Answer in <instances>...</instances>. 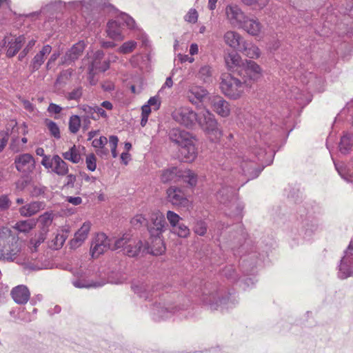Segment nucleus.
I'll return each mask as SVG.
<instances>
[{
    "label": "nucleus",
    "mask_w": 353,
    "mask_h": 353,
    "mask_svg": "<svg viewBox=\"0 0 353 353\" xmlns=\"http://www.w3.org/2000/svg\"><path fill=\"white\" fill-rule=\"evenodd\" d=\"M200 301L212 311L228 310L238 303L234 296L225 293L219 286L211 284L205 286L200 296Z\"/></svg>",
    "instance_id": "nucleus-3"
},
{
    "label": "nucleus",
    "mask_w": 353,
    "mask_h": 353,
    "mask_svg": "<svg viewBox=\"0 0 353 353\" xmlns=\"http://www.w3.org/2000/svg\"><path fill=\"white\" fill-rule=\"evenodd\" d=\"M132 289L139 297L149 302L152 301L154 299H157V294H154V292H152L150 288L145 283H133Z\"/></svg>",
    "instance_id": "nucleus-24"
},
{
    "label": "nucleus",
    "mask_w": 353,
    "mask_h": 353,
    "mask_svg": "<svg viewBox=\"0 0 353 353\" xmlns=\"http://www.w3.org/2000/svg\"><path fill=\"white\" fill-rule=\"evenodd\" d=\"M220 88L222 93L231 99L241 98L248 89L245 81H242L239 79L230 74H225L221 77Z\"/></svg>",
    "instance_id": "nucleus-7"
},
{
    "label": "nucleus",
    "mask_w": 353,
    "mask_h": 353,
    "mask_svg": "<svg viewBox=\"0 0 353 353\" xmlns=\"http://www.w3.org/2000/svg\"><path fill=\"white\" fill-rule=\"evenodd\" d=\"M174 233L182 238L187 237L190 234L189 228L183 223H179L172 228Z\"/></svg>",
    "instance_id": "nucleus-48"
},
{
    "label": "nucleus",
    "mask_w": 353,
    "mask_h": 353,
    "mask_svg": "<svg viewBox=\"0 0 353 353\" xmlns=\"http://www.w3.org/2000/svg\"><path fill=\"white\" fill-rule=\"evenodd\" d=\"M67 237L68 235L66 232H64L63 231L58 232L52 241L54 245V248L59 249L61 248L64 244Z\"/></svg>",
    "instance_id": "nucleus-47"
},
{
    "label": "nucleus",
    "mask_w": 353,
    "mask_h": 353,
    "mask_svg": "<svg viewBox=\"0 0 353 353\" xmlns=\"http://www.w3.org/2000/svg\"><path fill=\"white\" fill-rule=\"evenodd\" d=\"M243 285V288L244 290H246L247 288H250L252 286H253L256 280L254 277H246V278H243L241 279L240 281Z\"/></svg>",
    "instance_id": "nucleus-64"
},
{
    "label": "nucleus",
    "mask_w": 353,
    "mask_h": 353,
    "mask_svg": "<svg viewBox=\"0 0 353 353\" xmlns=\"http://www.w3.org/2000/svg\"><path fill=\"white\" fill-rule=\"evenodd\" d=\"M211 68L208 65L201 67L199 72V77L202 79L204 81H208V79L211 77Z\"/></svg>",
    "instance_id": "nucleus-55"
},
{
    "label": "nucleus",
    "mask_w": 353,
    "mask_h": 353,
    "mask_svg": "<svg viewBox=\"0 0 353 353\" xmlns=\"http://www.w3.org/2000/svg\"><path fill=\"white\" fill-rule=\"evenodd\" d=\"M137 46V43L134 41L130 40L124 42L117 50L121 54H129L132 52Z\"/></svg>",
    "instance_id": "nucleus-45"
},
{
    "label": "nucleus",
    "mask_w": 353,
    "mask_h": 353,
    "mask_svg": "<svg viewBox=\"0 0 353 353\" xmlns=\"http://www.w3.org/2000/svg\"><path fill=\"white\" fill-rule=\"evenodd\" d=\"M111 240L104 233H99L92 241L90 252L93 258H97L108 250H110Z\"/></svg>",
    "instance_id": "nucleus-17"
},
{
    "label": "nucleus",
    "mask_w": 353,
    "mask_h": 353,
    "mask_svg": "<svg viewBox=\"0 0 353 353\" xmlns=\"http://www.w3.org/2000/svg\"><path fill=\"white\" fill-rule=\"evenodd\" d=\"M9 134L6 131H0V152L3 150L7 145Z\"/></svg>",
    "instance_id": "nucleus-62"
},
{
    "label": "nucleus",
    "mask_w": 353,
    "mask_h": 353,
    "mask_svg": "<svg viewBox=\"0 0 353 353\" xmlns=\"http://www.w3.org/2000/svg\"><path fill=\"white\" fill-rule=\"evenodd\" d=\"M181 180L189 186L194 187L197 183V175L192 170L181 169Z\"/></svg>",
    "instance_id": "nucleus-41"
},
{
    "label": "nucleus",
    "mask_w": 353,
    "mask_h": 353,
    "mask_svg": "<svg viewBox=\"0 0 353 353\" xmlns=\"http://www.w3.org/2000/svg\"><path fill=\"white\" fill-rule=\"evenodd\" d=\"M111 240L110 250H116L120 248H123L124 251V247L127 245L129 241L131 240L129 234H124L122 237L119 239L112 238Z\"/></svg>",
    "instance_id": "nucleus-42"
},
{
    "label": "nucleus",
    "mask_w": 353,
    "mask_h": 353,
    "mask_svg": "<svg viewBox=\"0 0 353 353\" xmlns=\"http://www.w3.org/2000/svg\"><path fill=\"white\" fill-rule=\"evenodd\" d=\"M72 70L71 69H68L65 70H63L59 76L57 77V83H65L66 81H68L70 77L72 76Z\"/></svg>",
    "instance_id": "nucleus-56"
},
{
    "label": "nucleus",
    "mask_w": 353,
    "mask_h": 353,
    "mask_svg": "<svg viewBox=\"0 0 353 353\" xmlns=\"http://www.w3.org/2000/svg\"><path fill=\"white\" fill-rule=\"evenodd\" d=\"M239 28H241L252 36H258L262 28V26L256 18H250L246 15V19L243 21Z\"/></svg>",
    "instance_id": "nucleus-27"
},
{
    "label": "nucleus",
    "mask_w": 353,
    "mask_h": 353,
    "mask_svg": "<svg viewBox=\"0 0 353 353\" xmlns=\"http://www.w3.org/2000/svg\"><path fill=\"white\" fill-rule=\"evenodd\" d=\"M52 51V47L50 45H45L42 49L34 57L30 67L33 72L39 69L43 63L45 58Z\"/></svg>",
    "instance_id": "nucleus-32"
},
{
    "label": "nucleus",
    "mask_w": 353,
    "mask_h": 353,
    "mask_svg": "<svg viewBox=\"0 0 353 353\" xmlns=\"http://www.w3.org/2000/svg\"><path fill=\"white\" fill-rule=\"evenodd\" d=\"M45 123L50 135L56 139H59L61 138V133L58 125L54 121L49 119H46Z\"/></svg>",
    "instance_id": "nucleus-43"
},
{
    "label": "nucleus",
    "mask_w": 353,
    "mask_h": 353,
    "mask_svg": "<svg viewBox=\"0 0 353 353\" xmlns=\"http://www.w3.org/2000/svg\"><path fill=\"white\" fill-rule=\"evenodd\" d=\"M211 107L214 112L221 117H228L230 114V105L221 97H210Z\"/></svg>",
    "instance_id": "nucleus-22"
},
{
    "label": "nucleus",
    "mask_w": 353,
    "mask_h": 353,
    "mask_svg": "<svg viewBox=\"0 0 353 353\" xmlns=\"http://www.w3.org/2000/svg\"><path fill=\"white\" fill-rule=\"evenodd\" d=\"M199 14L194 8H191L184 16V20L190 23H196L198 21Z\"/></svg>",
    "instance_id": "nucleus-50"
},
{
    "label": "nucleus",
    "mask_w": 353,
    "mask_h": 353,
    "mask_svg": "<svg viewBox=\"0 0 353 353\" xmlns=\"http://www.w3.org/2000/svg\"><path fill=\"white\" fill-rule=\"evenodd\" d=\"M223 12L227 22L234 28H239L246 19V14L243 11L241 6L234 3L226 5Z\"/></svg>",
    "instance_id": "nucleus-11"
},
{
    "label": "nucleus",
    "mask_w": 353,
    "mask_h": 353,
    "mask_svg": "<svg viewBox=\"0 0 353 353\" xmlns=\"http://www.w3.org/2000/svg\"><path fill=\"white\" fill-rule=\"evenodd\" d=\"M305 91L301 90L300 88L295 87L289 91L288 93V96L290 99H295L300 101L301 103L303 101V96Z\"/></svg>",
    "instance_id": "nucleus-49"
},
{
    "label": "nucleus",
    "mask_w": 353,
    "mask_h": 353,
    "mask_svg": "<svg viewBox=\"0 0 353 353\" xmlns=\"http://www.w3.org/2000/svg\"><path fill=\"white\" fill-rule=\"evenodd\" d=\"M11 295L17 303L25 304L29 300L30 294L26 285H20L12 290Z\"/></svg>",
    "instance_id": "nucleus-31"
},
{
    "label": "nucleus",
    "mask_w": 353,
    "mask_h": 353,
    "mask_svg": "<svg viewBox=\"0 0 353 353\" xmlns=\"http://www.w3.org/2000/svg\"><path fill=\"white\" fill-rule=\"evenodd\" d=\"M81 96L82 88L79 87L68 92L66 97L68 100H79Z\"/></svg>",
    "instance_id": "nucleus-59"
},
{
    "label": "nucleus",
    "mask_w": 353,
    "mask_h": 353,
    "mask_svg": "<svg viewBox=\"0 0 353 353\" xmlns=\"http://www.w3.org/2000/svg\"><path fill=\"white\" fill-rule=\"evenodd\" d=\"M243 69L247 78L252 81H258L262 76V69L253 61H246Z\"/></svg>",
    "instance_id": "nucleus-28"
},
{
    "label": "nucleus",
    "mask_w": 353,
    "mask_h": 353,
    "mask_svg": "<svg viewBox=\"0 0 353 353\" xmlns=\"http://www.w3.org/2000/svg\"><path fill=\"white\" fill-rule=\"evenodd\" d=\"M80 109L85 113L86 119H97V117L94 115V107L82 105L80 106Z\"/></svg>",
    "instance_id": "nucleus-53"
},
{
    "label": "nucleus",
    "mask_w": 353,
    "mask_h": 353,
    "mask_svg": "<svg viewBox=\"0 0 353 353\" xmlns=\"http://www.w3.org/2000/svg\"><path fill=\"white\" fill-rule=\"evenodd\" d=\"M85 163L87 168L93 172L97 168V159L94 154H90L86 157Z\"/></svg>",
    "instance_id": "nucleus-54"
},
{
    "label": "nucleus",
    "mask_w": 353,
    "mask_h": 353,
    "mask_svg": "<svg viewBox=\"0 0 353 353\" xmlns=\"http://www.w3.org/2000/svg\"><path fill=\"white\" fill-rule=\"evenodd\" d=\"M225 61L229 69H234L243 64L241 56L236 52H230L225 57Z\"/></svg>",
    "instance_id": "nucleus-38"
},
{
    "label": "nucleus",
    "mask_w": 353,
    "mask_h": 353,
    "mask_svg": "<svg viewBox=\"0 0 353 353\" xmlns=\"http://www.w3.org/2000/svg\"><path fill=\"white\" fill-rule=\"evenodd\" d=\"M104 56L103 52L97 50L94 54V59L90 64V67L91 70H99L100 72H105L110 68V63L108 61L101 62Z\"/></svg>",
    "instance_id": "nucleus-33"
},
{
    "label": "nucleus",
    "mask_w": 353,
    "mask_h": 353,
    "mask_svg": "<svg viewBox=\"0 0 353 353\" xmlns=\"http://www.w3.org/2000/svg\"><path fill=\"white\" fill-rule=\"evenodd\" d=\"M240 1L245 6H256L259 7L260 8H263V7H265L267 3L266 1L262 0H240Z\"/></svg>",
    "instance_id": "nucleus-57"
},
{
    "label": "nucleus",
    "mask_w": 353,
    "mask_h": 353,
    "mask_svg": "<svg viewBox=\"0 0 353 353\" xmlns=\"http://www.w3.org/2000/svg\"><path fill=\"white\" fill-rule=\"evenodd\" d=\"M223 41L230 48L234 50H239L245 40L239 32L234 30H228L223 35Z\"/></svg>",
    "instance_id": "nucleus-30"
},
{
    "label": "nucleus",
    "mask_w": 353,
    "mask_h": 353,
    "mask_svg": "<svg viewBox=\"0 0 353 353\" xmlns=\"http://www.w3.org/2000/svg\"><path fill=\"white\" fill-rule=\"evenodd\" d=\"M14 163L17 170L22 173L27 174L32 172L35 167V161L30 154H23L15 158Z\"/></svg>",
    "instance_id": "nucleus-21"
},
{
    "label": "nucleus",
    "mask_w": 353,
    "mask_h": 353,
    "mask_svg": "<svg viewBox=\"0 0 353 353\" xmlns=\"http://www.w3.org/2000/svg\"><path fill=\"white\" fill-rule=\"evenodd\" d=\"M74 276L76 277L72 281V284L77 288H99L105 284V282H94L88 279L86 274L81 270H77L73 272Z\"/></svg>",
    "instance_id": "nucleus-19"
},
{
    "label": "nucleus",
    "mask_w": 353,
    "mask_h": 353,
    "mask_svg": "<svg viewBox=\"0 0 353 353\" xmlns=\"http://www.w3.org/2000/svg\"><path fill=\"white\" fill-rule=\"evenodd\" d=\"M181 169L170 166L161 171L160 179L163 183H176L181 181Z\"/></svg>",
    "instance_id": "nucleus-25"
},
{
    "label": "nucleus",
    "mask_w": 353,
    "mask_h": 353,
    "mask_svg": "<svg viewBox=\"0 0 353 353\" xmlns=\"http://www.w3.org/2000/svg\"><path fill=\"white\" fill-rule=\"evenodd\" d=\"M172 141L179 145V156L183 161L192 162L197 157L194 140L191 135L179 129H174L170 134Z\"/></svg>",
    "instance_id": "nucleus-5"
},
{
    "label": "nucleus",
    "mask_w": 353,
    "mask_h": 353,
    "mask_svg": "<svg viewBox=\"0 0 353 353\" xmlns=\"http://www.w3.org/2000/svg\"><path fill=\"white\" fill-rule=\"evenodd\" d=\"M143 247V243L141 240L131 239L128 244L124 247V254L134 257L139 254Z\"/></svg>",
    "instance_id": "nucleus-36"
},
{
    "label": "nucleus",
    "mask_w": 353,
    "mask_h": 353,
    "mask_svg": "<svg viewBox=\"0 0 353 353\" xmlns=\"http://www.w3.org/2000/svg\"><path fill=\"white\" fill-rule=\"evenodd\" d=\"M166 218L172 228L179 224V221L181 219L179 214L171 210L167 212Z\"/></svg>",
    "instance_id": "nucleus-51"
},
{
    "label": "nucleus",
    "mask_w": 353,
    "mask_h": 353,
    "mask_svg": "<svg viewBox=\"0 0 353 353\" xmlns=\"http://www.w3.org/2000/svg\"><path fill=\"white\" fill-rule=\"evenodd\" d=\"M152 225L149 227V232L154 240L152 243L155 245L149 246L148 245L144 248L143 251L150 253L153 255L161 254L165 251V246L160 235L165 230L167 225L164 215L157 211L151 215Z\"/></svg>",
    "instance_id": "nucleus-4"
},
{
    "label": "nucleus",
    "mask_w": 353,
    "mask_h": 353,
    "mask_svg": "<svg viewBox=\"0 0 353 353\" xmlns=\"http://www.w3.org/2000/svg\"><path fill=\"white\" fill-rule=\"evenodd\" d=\"M46 239V236L43 233L40 232L35 234L34 237L30 239V248L32 252H36L37 248Z\"/></svg>",
    "instance_id": "nucleus-44"
},
{
    "label": "nucleus",
    "mask_w": 353,
    "mask_h": 353,
    "mask_svg": "<svg viewBox=\"0 0 353 353\" xmlns=\"http://www.w3.org/2000/svg\"><path fill=\"white\" fill-rule=\"evenodd\" d=\"M194 232L200 236H203L207 232V225L204 221H197L194 226Z\"/></svg>",
    "instance_id": "nucleus-58"
},
{
    "label": "nucleus",
    "mask_w": 353,
    "mask_h": 353,
    "mask_svg": "<svg viewBox=\"0 0 353 353\" xmlns=\"http://www.w3.org/2000/svg\"><path fill=\"white\" fill-rule=\"evenodd\" d=\"M196 122L204 131L208 138L213 143L220 141L223 131L215 116L208 109L204 108L197 115Z\"/></svg>",
    "instance_id": "nucleus-6"
},
{
    "label": "nucleus",
    "mask_w": 353,
    "mask_h": 353,
    "mask_svg": "<svg viewBox=\"0 0 353 353\" xmlns=\"http://www.w3.org/2000/svg\"><path fill=\"white\" fill-rule=\"evenodd\" d=\"M81 127V119L77 115H72L69 119V130L72 134H76Z\"/></svg>",
    "instance_id": "nucleus-46"
},
{
    "label": "nucleus",
    "mask_w": 353,
    "mask_h": 353,
    "mask_svg": "<svg viewBox=\"0 0 353 353\" xmlns=\"http://www.w3.org/2000/svg\"><path fill=\"white\" fill-rule=\"evenodd\" d=\"M239 50L250 59H258L261 55L260 49L256 45L248 43L245 41L243 42Z\"/></svg>",
    "instance_id": "nucleus-37"
},
{
    "label": "nucleus",
    "mask_w": 353,
    "mask_h": 353,
    "mask_svg": "<svg viewBox=\"0 0 353 353\" xmlns=\"http://www.w3.org/2000/svg\"><path fill=\"white\" fill-rule=\"evenodd\" d=\"M123 26H125L130 30L134 31V37L137 39L141 40L143 45H147L148 39L146 35L137 26L134 19L125 12H119L115 19L108 22L105 30L107 36L114 41H123L125 39Z\"/></svg>",
    "instance_id": "nucleus-2"
},
{
    "label": "nucleus",
    "mask_w": 353,
    "mask_h": 353,
    "mask_svg": "<svg viewBox=\"0 0 353 353\" xmlns=\"http://www.w3.org/2000/svg\"><path fill=\"white\" fill-rule=\"evenodd\" d=\"M41 165L47 169H51L52 172L59 176H65L69 172L67 163L57 154L44 157L42 159Z\"/></svg>",
    "instance_id": "nucleus-13"
},
{
    "label": "nucleus",
    "mask_w": 353,
    "mask_h": 353,
    "mask_svg": "<svg viewBox=\"0 0 353 353\" xmlns=\"http://www.w3.org/2000/svg\"><path fill=\"white\" fill-rule=\"evenodd\" d=\"M334 166L342 179L348 183H353V163L345 164L334 162Z\"/></svg>",
    "instance_id": "nucleus-34"
},
{
    "label": "nucleus",
    "mask_w": 353,
    "mask_h": 353,
    "mask_svg": "<svg viewBox=\"0 0 353 353\" xmlns=\"http://www.w3.org/2000/svg\"><path fill=\"white\" fill-rule=\"evenodd\" d=\"M44 207L45 204L43 202L34 201L22 206L19 209V212L23 216H31L44 209Z\"/></svg>",
    "instance_id": "nucleus-35"
},
{
    "label": "nucleus",
    "mask_w": 353,
    "mask_h": 353,
    "mask_svg": "<svg viewBox=\"0 0 353 353\" xmlns=\"http://www.w3.org/2000/svg\"><path fill=\"white\" fill-rule=\"evenodd\" d=\"M223 274L225 276H226L228 279L231 280L232 281H237L239 279H238L237 274L236 273V271L233 266L230 265L226 267L223 271Z\"/></svg>",
    "instance_id": "nucleus-52"
},
{
    "label": "nucleus",
    "mask_w": 353,
    "mask_h": 353,
    "mask_svg": "<svg viewBox=\"0 0 353 353\" xmlns=\"http://www.w3.org/2000/svg\"><path fill=\"white\" fill-rule=\"evenodd\" d=\"M319 229V224L315 219H306L301 223L300 230L297 228L292 229L290 232V236L294 239L299 240L296 238L297 232L299 236H302V239L305 241H309L316 232Z\"/></svg>",
    "instance_id": "nucleus-14"
},
{
    "label": "nucleus",
    "mask_w": 353,
    "mask_h": 353,
    "mask_svg": "<svg viewBox=\"0 0 353 353\" xmlns=\"http://www.w3.org/2000/svg\"><path fill=\"white\" fill-rule=\"evenodd\" d=\"M64 159L72 162V163H79L81 160L79 149L75 145H72L70 149L62 153Z\"/></svg>",
    "instance_id": "nucleus-39"
},
{
    "label": "nucleus",
    "mask_w": 353,
    "mask_h": 353,
    "mask_svg": "<svg viewBox=\"0 0 353 353\" xmlns=\"http://www.w3.org/2000/svg\"><path fill=\"white\" fill-rule=\"evenodd\" d=\"M19 142L20 140L19 137L12 138L10 147L14 152H18L23 150V145H21Z\"/></svg>",
    "instance_id": "nucleus-63"
},
{
    "label": "nucleus",
    "mask_w": 353,
    "mask_h": 353,
    "mask_svg": "<svg viewBox=\"0 0 353 353\" xmlns=\"http://www.w3.org/2000/svg\"><path fill=\"white\" fill-rule=\"evenodd\" d=\"M166 199L174 206L186 208L190 205V201L184 191L176 186H170L167 189Z\"/></svg>",
    "instance_id": "nucleus-15"
},
{
    "label": "nucleus",
    "mask_w": 353,
    "mask_h": 353,
    "mask_svg": "<svg viewBox=\"0 0 353 353\" xmlns=\"http://www.w3.org/2000/svg\"><path fill=\"white\" fill-rule=\"evenodd\" d=\"M91 223L90 221L83 223L82 226L74 234V238L70 241V248L76 249L80 247L88 238Z\"/></svg>",
    "instance_id": "nucleus-23"
},
{
    "label": "nucleus",
    "mask_w": 353,
    "mask_h": 353,
    "mask_svg": "<svg viewBox=\"0 0 353 353\" xmlns=\"http://www.w3.org/2000/svg\"><path fill=\"white\" fill-rule=\"evenodd\" d=\"M147 104L154 110H157L160 108L161 100L158 96H154L150 98Z\"/></svg>",
    "instance_id": "nucleus-61"
},
{
    "label": "nucleus",
    "mask_w": 353,
    "mask_h": 353,
    "mask_svg": "<svg viewBox=\"0 0 353 353\" xmlns=\"http://www.w3.org/2000/svg\"><path fill=\"white\" fill-rule=\"evenodd\" d=\"M85 43L79 41L74 44L66 53L61 57V64H70L77 60L85 49Z\"/></svg>",
    "instance_id": "nucleus-26"
},
{
    "label": "nucleus",
    "mask_w": 353,
    "mask_h": 353,
    "mask_svg": "<svg viewBox=\"0 0 353 353\" xmlns=\"http://www.w3.org/2000/svg\"><path fill=\"white\" fill-rule=\"evenodd\" d=\"M208 94V91L201 86L190 85L187 91V97L192 104H197L203 101Z\"/></svg>",
    "instance_id": "nucleus-29"
},
{
    "label": "nucleus",
    "mask_w": 353,
    "mask_h": 353,
    "mask_svg": "<svg viewBox=\"0 0 353 353\" xmlns=\"http://www.w3.org/2000/svg\"><path fill=\"white\" fill-rule=\"evenodd\" d=\"M183 312V310L181 307L174 306L171 303H162L160 301V298L159 300H155L154 303L150 305V314L156 321L169 319L172 315L178 313L180 317L186 316Z\"/></svg>",
    "instance_id": "nucleus-9"
},
{
    "label": "nucleus",
    "mask_w": 353,
    "mask_h": 353,
    "mask_svg": "<svg viewBox=\"0 0 353 353\" xmlns=\"http://www.w3.org/2000/svg\"><path fill=\"white\" fill-rule=\"evenodd\" d=\"M353 146V136L345 133L341 139L339 150L341 153L346 154L350 152Z\"/></svg>",
    "instance_id": "nucleus-40"
},
{
    "label": "nucleus",
    "mask_w": 353,
    "mask_h": 353,
    "mask_svg": "<svg viewBox=\"0 0 353 353\" xmlns=\"http://www.w3.org/2000/svg\"><path fill=\"white\" fill-rule=\"evenodd\" d=\"M108 139L105 137L101 136L99 139H95L92 141V145L95 148L104 149V146L107 144Z\"/></svg>",
    "instance_id": "nucleus-60"
},
{
    "label": "nucleus",
    "mask_w": 353,
    "mask_h": 353,
    "mask_svg": "<svg viewBox=\"0 0 353 353\" xmlns=\"http://www.w3.org/2000/svg\"><path fill=\"white\" fill-rule=\"evenodd\" d=\"M24 42V36H19L17 37H12V35L6 36L3 40L2 47H6V55L8 57H12L19 52Z\"/></svg>",
    "instance_id": "nucleus-18"
},
{
    "label": "nucleus",
    "mask_w": 353,
    "mask_h": 353,
    "mask_svg": "<svg viewBox=\"0 0 353 353\" xmlns=\"http://www.w3.org/2000/svg\"><path fill=\"white\" fill-rule=\"evenodd\" d=\"M267 154L269 153V155L270 157H272L274 156V151L271 149L269 152L260 149V152H257L255 153L254 157H252V159H249L248 158L243 156H237L234 159L235 163L239 165V167L243 172V174L248 176L247 181L253 179L254 178H256L259 174L263 170L264 166L263 167H258L255 168V163L254 161V158H257L259 160L261 159V157L263 154Z\"/></svg>",
    "instance_id": "nucleus-8"
},
{
    "label": "nucleus",
    "mask_w": 353,
    "mask_h": 353,
    "mask_svg": "<svg viewBox=\"0 0 353 353\" xmlns=\"http://www.w3.org/2000/svg\"><path fill=\"white\" fill-rule=\"evenodd\" d=\"M55 4H59L68 10L81 11L82 16L85 19V20H88L87 17L88 10L89 9H92L95 7L96 1L94 0H82L66 3L58 1H55Z\"/></svg>",
    "instance_id": "nucleus-16"
},
{
    "label": "nucleus",
    "mask_w": 353,
    "mask_h": 353,
    "mask_svg": "<svg viewBox=\"0 0 353 353\" xmlns=\"http://www.w3.org/2000/svg\"><path fill=\"white\" fill-rule=\"evenodd\" d=\"M244 183L239 185L235 184L234 185H224L218 190L216 194V199L219 203L225 204L227 202H230L234 200L236 197V193Z\"/></svg>",
    "instance_id": "nucleus-20"
},
{
    "label": "nucleus",
    "mask_w": 353,
    "mask_h": 353,
    "mask_svg": "<svg viewBox=\"0 0 353 353\" xmlns=\"http://www.w3.org/2000/svg\"><path fill=\"white\" fill-rule=\"evenodd\" d=\"M338 276L341 279L353 276V239L343 252L339 265Z\"/></svg>",
    "instance_id": "nucleus-10"
},
{
    "label": "nucleus",
    "mask_w": 353,
    "mask_h": 353,
    "mask_svg": "<svg viewBox=\"0 0 353 353\" xmlns=\"http://www.w3.org/2000/svg\"><path fill=\"white\" fill-rule=\"evenodd\" d=\"M197 115L191 108L187 106L177 108L172 113V117L176 122L187 128L195 124Z\"/></svg>",
    "instance_id": "nucleus-12"
},
{
    "label": "nucleus",
    "mask_w": 353,
    "mask_h": 353,
    "mask_svg": "<svg viewBox=\"0 0 353 353\" xmlns=\"http://www.w3.org/2000/svg\"><path fill=\"white\" fill-rule=\"evenodd\" d=\"M35 225L32 220L17 222L12 229L3 227L0 229V260L14 261L21 250L18 232H28Z\"/></svg>",
    "instance_id": "nucleus-1"
}]
</instances>
